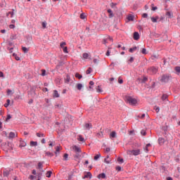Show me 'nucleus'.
<instances>
[{
	"label": "nucleus",
	"mask_w": 180,
	"mask_h": 180,
	"mask_svg": "<svg viewBox=\"0 0 180 180\" xmlns=\"http://www.w3.org/2000/svg\"><path fill=\"white\" fill-rule=\"evenodd\" d=\"M124 101L127 103H129V105H131L132 106L137 105V99L133 98L130 96H125Z\"/></svg>",
	"instance_id": "1"
},
{
	"label": "nucleus",
	"mask_w": 180,
	"mask_h": 180,
	"mask_svg": "<svg viewBox=\"0 0 180 180\" xmlns=\"http://www.w3.org/2000/svg\"><path fill=\"white\" fill-rule=\"evenodd\" d=\"M172 79V76L169 75H162L160 79V82H164L167 84V82H169V80Z\"/></svg>",
	"instance_id": "2"
},
{
	"label": "nucleus",
	"mask_w": 180,
	"mask_h": 180,
	"mask_svg": "<svg viewBox=\"0 0 180 180\" xmlns=\"http://www.w3.org/2000/svg\"><path fill=\"white\" fill-rule=\"evenodd\" d=\"M129 153L131 155H140L141 150L140 149H134L131 150H129Z\"/></svg>",
	"instance_id": "3"
},
{
	"label": "nucleus",
	"mask_w": 180,
	"mask_h": 180,
	"mask_svg": "<svg viewBox=\"0 0 180 180\" xmlns=\"http://www.w3.org/2000/svg\"><path fill=\"white\" fill-rule=\"evenodd\" d=\"M44 162H38V169H39L40 172H44V169H43V164Z\"/></svg>",
	"instance_id": "4"
},
{
	"label": "nucleus",
	"mask_w": 180,
	"mask_h": 180,
	"mask_svg": "<svg viewBox=\"0 0 180 180\" xmlns=\"http://www.w3.org/2000/svg\"><path fill=\"white\" fill-rule=\"evenodd\" d=\"M85 130H91L92 129V124L91 123H85L84 125Z\"/></svg>",
	"instance_id": "5"
},
{
	"label": "nucleus",
	"mask_w": 180,
	"mask_h": 180,
	"mask_svg": "<svg viewBox=\"0 0 180 180\" xmlns=\"http://www.w3.org/2000/svg\"><path fill=\"white\" fill-rule=\"evenodd\" d=\"M165 15L167 16L168 19H172V18H174V13L172 11H167Z\"/></svg>",
	"instance_id": "6"
},
{
	"label": "nucleus",
	"mask_w": 180,
	"mask_h": 180,
	"mask_svg": "<svg viewBox=\"0 0 180 180\" xmlns=\"http://www.w3.org/2000/svg\"><path fill=\"white\" fill-rule=\"evenodd\" d=\"M133 39H134V40H139L140 39V34H139V32H134Z\"/></svg>",
	"instance_id": "7"
},
{
	"label": "nucleus",
	"mask_w": 180,
	"mask_h": 180,
	"mask_svg": "<svg viewBox=\"0 0 180 180\" xmlns=\"http://www.w3.org/2000/svg\"><path fill=\"white\" fill-rule=\"evenodd\" d=\"M160 146H164L165 143V139L162 138V137H160L158 140Z\"/></svg>",
	"instance_id": "8"
},
{
	"label": "nucleus",
	"mask_w": 180,
	"mask_h": 180,
	"mask_svg": "<svg viewBox=\"0 0 180 180\" xmlns=\"http://www.w3.org/2000/svg\"><path fill=\"white\" fill-rule=\"evenodd\" d=\"M98 179H106V174L101 173L97 176Z\"/></svg>",
	"instance_id": "9"
},
{
	"label": "nucleus",
	"mask_w": 180,
	"mask_h": 180,
	"mask_svg": "<svg viewBox=\"0 0 180 180\" xmlns=\"http://www.w3.org/2000/svg\"><path fill=\"white\" fill-rule=\"evenodd\" d=\"M149 71H152L153 74H157L158 69L155 67H151L148 69Z\"/></svg>",
	"instance_id": "10"
},
{
	"label": "nucleus",
	"mask_w": 180,
	"mask_h": 180,
	"mask_svg": "<svg viewBox=\"0 0 180 180\" xmlns=\"http://www.w3.org/2000/svg\"><path fill=\"white\" fill-rule=\"evenodd\" d=\"M128 22H133L134 20V15L129 14L127 17Z\"/></svg>",
	"instance_id": "11"
},
{
	"label": "nucleus",
	"mask_w": 180,
	"mask_h": 180,
	"mask_svg": "<svg viewBox=\"0 0 180 180\" xmlns=\"http://www.w3.org/2000/svg\"><path fill=\"white\" fill-rule=\"evenodd\" d=\"M72 148H73L75 153H82L81 148H79V147H78L77 146H74Z\"/></svg>",
	"instance_id": "12"
},
{
	"label": "nucleus",
	"mask_w": 180,
	"mask_h": 180,
	"mask_svg": "<svg viewBox=\"0 0 180 180\" xmlns=\"http://www.w3.org/2000/svg\"><path fill=\"white\" fill-rule=\"evenodd\" d=\"M63 65H64V62L60 61L56 65V70H60V68H61V67H63Z\"/></svg>",
	"instance_id": "13"
},
{
	"label": "nucleus",
	"mask_w": 180,
	"mask_h": 180,
	"mask_svg": "<svg viewBox=\"0 0 180 180\" xmlns=\"http://www.w3.org/2000/svg\"><path fill=\"white\" fill-rule=\"evenodd\" d=\"M70 81H71L70 75H66V78H65V84H70Z\"/></svg>",
	"instance_id": "14"
},
{
	"label": "nucleus",
	"mask_w": 180,
	"mask_h": 180,
	"mask_svg": "<svg viewBox=\"0 0 180 180\" xmlns=\"http://www.w3.org/2000/svg\"><path fill=\"white\" fill-rule=\"evenodd\" d=\"M53 98H60V94L57 90H53Z\"/></svg>",
	"instance_id": "15"
},
{
	"label": "nucleus",
	"mask_w": 180,
	"mask_h": 180,
	"mask_svg": "<svg viewBox=\"0 0 180 180\" xmlns=\"http://www.w3.org/2000/svg\"><path fill=\"white\" fill-rule=\"evenodd\" d=\"M85 178H89L91 179V178H92V173H91V172H87L83 177V179H85Z\"/></svg>",
	"instance_id": "16"
},
{
	"label": "nucleus",
	"mask_w": 180,
	"mask_h": 180,
	"mask_svg": "<svg viewBox=\"0 0 180 180\" xmlns=\"http://www.w3.org/2000/svg\"><path fill=\"white\" fill-rule=\"evenodd\" d=\"M107 12L108 13H109V18H113V16H115V14H113V11H112V9H108Z\"/></svg>",
	"instance_id": "17"
},
{
	"label": "nucleus",
	"mask_w": 180,
	"mask_h": 180,
	"mask_svg": "<svg viewBox=\"0 0 180 180\" xmlns=\"http://www.w3.org/2000/svg\"><path fill=\"white\" fill-rule=\"evenodd\" d=\"M110 139H116V131H113L110 134Z\"/></svg>",
	"instance_id": "18"
},
{
	"label": "nucleus",
	"mask_w": 180,
	"mask_h": 180,
	"mask_svg": "<svg viewBox=\"0 0 180 180\" xmlns=\"http://www.w3.org/2000/svg\"><path fill=\"white\" fill-rule=\"evenodd\" d=\"M174 70L176 71V74H177V75H179V74H180V66H176L174 68Z\"/></svg>",
	"instance_id": "19"
},
{
	"label": "nucleus",
	"mask_w": 180,
	"mask_h": 180,
	"mask_svg": "<svg viewBox=\"0 0 180 180\" xmlns=\"http://www.w3.org/2000/svg\"><path fill=\"white\" fill-rule=\"evenodd\" d=\"M78 141H82V143L85 142V139H84V137H82V135H78Z\"/></svg>",
	"instance_id": "20"
},
{
	"label": "nucleus",
	"mask_w": 180,
	"mask_h": 180,
	"mask_svg": "<svg viewBox=\"0 0 180 180\" xmlns=\"http://www.w3.org/2000/svg\"><path fill=\"white\" fill-rule=\"evenodd\" d=\"M51 175H53V172L49 170L46 172V178H51Z\"/></svg>",
	"instance_id": "21"
},
{
	"label": "nucleus",
	"mask_w": 180,
	"mask_h": 180,
	"mask_svg": "<svg viewBox=\"0 0 180 180\" xmlns=\"http://www.w3.org/2000/svg\"><path fill=\"white\" fill-rule=\"evenodd\" d=\"M19 147H20L21 148H22V147H26V143L23 141H20Z\"/></svg>",
	"instance_id": "22"
},
{
	"label": "nucleus",
	"mask_w": 180,
	"mask_h": 180,
	"mask_svg": "<svg viewBox=\"0 0 180 180\" xmlns=\"http://www.w3.org/2000/svg\"><path fill=\"white\" fill-rule=\"evenodd\" d=\"M9 171L8 170H4V172H3V176H6V177H8V176H9Z\"/></svg>",
	"instance_id": "23"
},
{
	"label": "nucleus",
	"mask_w": 180,
	"mask_h": 180,
	"mask_svg": "<svg viewBox=\"0 0 180 180\" xmlns=\"http://www.w3.org/2000/svg\"><path fill=\"white\" fill-rule=\"evenodd\" d=\"M76 88L78 89V91H81L82 89V84L78 83L76 85Z\"/></svg>",
	"instance_id": "24"
},
{
	"label": "nucleus",
	"mask_w": 180,
	"mask_h": 180,
	"mask_svg": "<svg viewBox=\"0 0 180 180\" xmlns=\"http://www.w3.org/2000/svg\"><path fill=\"white\" fill-rule=\"evenodd\" d=\"M46 155H47L48 157H54V153L48 151V152H45Z\"/></svg>",
	"instance_id": "25"
},
{
	"label": "nucleus",
	"mask_w": 180,
	"mask_h": 180,
	"mask_svg": "<svg viewBox=\"0 0 180 180\" xmlns=\"http://www.w3.org/2000/svg\"><path fill=\"white\" fill-rule=\"evenodd\" d=\"M162 101H166V99H168V96L167 94H163L161 98Z\"/></svg>",
	"instance_id": "26"
},
{
	"label": "nucleus",
	"mask_w": 180,
	"mask_h": 180,
	"mask_svg": "<svg viewBox=\"0 0 180 180\" xmlns=\"http://www.w3.org/2000/svg\"><path fill=\"white\" fill-rule=\"evenodd\" d=\"M60 146H56V151H55V154H56V157H57V154L60 153Z\"/></svg>",
	"instance_id": "27"
},
{
	"label": "nucleus",
	"mask_w": 180,
	"mask_h": 180,
	"mask_svg": "<svg viewBox=\"0 0 180 180\" xmlns=\"http://www.w3.org/2000/svg\"><path fill=\"white\" fill-rule=\"evenodd\" d=\"M30 144L31 147H35L36 146H37V141H30Z\"/></svg>",
	"instance_id": "28"
},
{
	"label": "nucleus",
	"mask_w": 180,
	"mask_h": 180,
	"mask_svg": "<svg viewBox=\"0 0 180 180\" xmlns=\"http://www.w3.org/2000/svg\"><path fill=\"white\" fill-rule=\"evenodd\" d=\"M15 137V132H10L8 135V139H14Z\"/></svg>",
	"instance_id": "29"
},
{
	"label": "nucleus",
	"mask_w": 180,
	"mask_h": 180,
	"mask_svg": "<svg viewBox=\"0 0 180 180\" xmlns=\"http://www.w3.org/2000/svg\"><path fill=\"white\" fill-rule=\"evenodd\" d=\"M13 57H15V59L17 61H20V58L19 56H18V55L16 53H13Z\"/></svg>",
	"instance_id": "30"
},
{
	"label": "nucleus",
	"mask_w": 180,
	"mask_h": 180,
	"mask_svg": "<svg viewBox=\"0 0 180 180\" xmlns=\"http://www.w3.org/2000/svg\"><path fill=\"white\" fill-rule=\"evenodd\" d=\"M11 119H12V115H11V114H8L7 117L5 120V122H9V120H11Z\"/></svg>",
	"instance_id": "31"
},
{
	"label": "nucleus",
	"mask_w": 180,
	"mask_h": 180,
	"mask_svg": "<svg viewBox=\"0 0 180 180\" xmlns=\"http://www.w3.org/2000/svg\"><path fill=\"white\" fill-rule=\"evenodd\" d=\"M22 50L23 53H26L29 52V49L26 48L25 46H22Z\"/></svg>",
	"instance_id": "32"
},
{
	"label": "nucleus",
	"mask_w": 180,
	"mask_h": 180,
	"mask_svg": "<svg viewBox=\"0 0 180 180\" xmlns=\"http://www.w3.org/2000/svg\"><path fill=\"white\" fill-rule=\"evenodd\" d=\"M137 50V46H134L133 48H130L129 49V53H133V51H136Z\"/></svg>",
	"instance_id": "33"
},
{
	"label": "nucleus",
	"mask_w": 180,
	"mask_h": 180,
	"mask_svg": "<svg viewBox=\"0 0 180 180\" xmlns=\"http://www.w3.org/2000/svg\"><path fill=\"white\" fill-rule=\"evenodd\" d=\"M63 160L64 161H68V153H65L63 155Z\"/></svg>",
	"instance_id": "34"
},
{
	"label": "nucleus",
	"mask_w": 180,
	"mask_h": 180,
	"mask_svg": "<svg viewBox=\"0 0 180 180\" xmlns=\"http://www.w3.org/2000/svg\"><path fill=\"white\" fill-rule=\"evenodd\" d=\"M92 72V68H89L86 71V74L87 75H89V74H91Z\"/></svg>",
	"instance_id": "35"
},
{
	"label": "nucleus",
	"mask_w": 180,
	"mask_h": 180,
	"mask_svg": "<svg viewBox=\"0 0 180 180\" xmlns=\"http://www.w3.org/2000/svg\"><path fill=\"white\" fill-rule=\"evenodd\" d=\"M117 162H120L121 164H123L124 162V160L120 157L117 158Z\"/></svg>",
	"instance_id": "36"
},
{
	"label": "nucleus",
	"mask_w": 180,
	"mask_h": 180,
	"mask_svg": "<svg viewBox=\"0 0 180 180\" xmlns=\"http://www.w3.org/2000/svg\"><path fill=\"white\" fill-rule=\"evenodd\" d=\"M75 77L78 78V79H81L82 78V75H79V73H76L75 74Z\"/></svg>",
	"instance_id": "37"
},
{
	"label": "nucleus",
	"mask_w": 180,
	"mask_h": 180,
	"mask_svg": "<svg viewBox=\"0 0 180 180\" xmlns=\"http://www.w3.org/2000/svg\"><path fill=\"white\" fill-rule=\"evenodd\" d=\"M27 39L28 40L27 44H32V37H27Z\"/></svg>",
	"instance_id": "38"
},
{
	"label": "nucleus",
	"mask_w": 180,
	"mask_h": 180,
	"mask_svg": "<svg viewBox=\"0 0 180 180\" xmlns=\"http://www.w3.org/2000/svg\"><path fill=\"white\" fill-rule=\"evenodd\" d=\"M82 56L83 58H84L85 60H86L88 57H89V54H88L87 53H84Z\"/></svg>",
	"instance_id": "39"
},
{
	"label": "nucleus",
	"mask_w": 180,
	"mask_h": 180,
	"mask_svg": "<svg viewBox=\"0 0 180 180\" xmlns=\"http://www.w3.org/2000/svg\"><path fill=\"white\" fill-rule=\"evenodd\" d=\"M100 157H101V153H98V154L94 156V160H95V161L99 160Z\"/></svg>",
	"instance_id": "40"
},
{
	"label": "nucleus",
	"mask_w": 180,
	"mask_h": 180,
	"mask_svg": "<svg viewBox=\"0 0 180 180\" xmlns=\"http://www.w3.org/2000/svg\"><path fill=\"white\" fill-rule=\"evenodd\" d=\"M134 57H131L128 60V64H130L131 63H134Z\"/></svg>",
	"instance_id": "41"
},
{
	"label": "nucleus",
	"mask_w": 180,
	"mask_h": 180,
	"mask_svg": "<svg viewBox=\"0 0 180 180\" xmlns=\"http://www.w3.org/2000/svg\"><path fill=\"white\" fill-rule=\"evenodd\" d=\"M96 91H97V92H98V93L103 92V90H102V89L101 88V86H97Z\"/></svg>",
	"instance_id": "42"
},
{
	"label": "nucleus",
	"mask_w": 180,
	"mask_h": 180,
	"mask_svg": "<svg viewBox=\"0 0 180 180\" xmlns=\"http://www.w3.org/2000/svg\"><path fill=\"white\" fill-rule=\"evenodd\" d=\"M141 53H142V54H144V55L147 54L148 53L147 49H146V48L142 49Z\"/></svg>",
	"instance_id": "43"
},
{
	"label": "nucleus",
	"mask_w": 180,
	"mask_h": 180,
	"mask_svg": "<svg viewBox=\"0 0 180 180\" xmlns=\"http://www.w3.org/2000/svg\"><path fill=\"white\" fill-rule=\"evenodd\" d=\"M151 6H152V11H157V9H158V7L154 6V4H152Z\"/></svg>",
	"instance_id": "44"
},
{
	"label": "nucleus",
	"mask_w": 180,
	"mask_h": 180,
	"mask_svg": "<svg viewBox=\"0 0 180 180\" xmlns=\"http://www.w3.org/2000/svg\"><path fill=\"white\" fill-rule=\"evenodd\" d=\"M16 34H12L11 36V40H16Z\"/></svg>",
	"instance_id": "45"
},
{
	"label": "nucleus",
	"mask_w": 180,
	"mask_h": 180,
	"mask_svg": "<svg viewBox=\"0 0 180 180\" xmlns=\"http://www.w3.org/2000/svg\"><path fill=\"white\" fill-rule=\"evenodd\" d=\"M62 49L65 53H68V48L67 46H63Z\"/></svg>",
	"instance_id": "46"
},
{
	"label": "nucleus",
	"mask_w": 180,
	"mask_h": 180,
	"mask_svg": "<svg viewBox=\"0 0 180 180\" xmlns=\"http://www.w3.org/2000/svg\"><path fill=\"white\" fill-rule=\"evenodd\" d=\"M141 134L142 136H146V135L147 134V132H146V130L142 129V130L141 131Z\"/></svg>",
	"instance_id": "47"
},
{
	"label": "nucleus",
	"mask_w": 180,
	"mask_h": 180,
	"mask_svg": "<svg viewBox=\"0 0 180 180\" xmlns=\"http://www.w3.org/2000/svg\"><path fill=\"white\" fill-rule=\"evenodd\" d=\"M42 175H43V173H41V172L38 173V174H37V179H41Z\"/></svg>",
	"instance_id": "48"
},
{
	"label": "nucleus",
	"mask_w": 180,
	"mask_h": 180,
	"mask_svg": "<svg viewBox=\"0 0 180 180\" xmlns=\"http://www.w3.org/2000/svg\"><path fill=\"white\" fill-rule=\"evenodd\" d=\"M86 15L84 13L80 14V19H85Z\"/></svg>",
	"instance_id": "49"
},
{
	"label": "nucleus",
	"mask_w": 180,
	"mask_h": 180,
	"mask_svg": "<svg viewBox=\"0 0 180 180\" xmlns=\"http://www.w3.org/2000/svg\"><path fill=\"white\" fill-rule=\"evenodd\" d=\"M41 75L42 77H45L46 76V70H41Z\"/></svg>",
	"instance_id": "50"
},
{
	"label": "nucleus",
	"mask_w": 180,
	"mask_h": 180,
	"mask_svg": "<svg viewBox=\"0 0 180 180\" xmlns=\"http://www.w3.org/2000/svg\"><path fill=\"white\" fill-rule=\"evenodd\" d=\"M150 19L153 23H157L158 21L157 19H155V18L151 17Z\"/></svg>",
	"instance_id": "51"
},
{
	"label": "nucleus",
	"mask_w": 180,
	"mask_h": 180,
	"mask_svg": "<svg viewBox=\"0 0 180 180\" xmlns=\"http://www.w3.org/2000/svg\"><path fill=\"white\" fill-rule=\"evenodd\" d=\"M115 169H116V171H118V172H120V171H122V167H120V166H117V167H115Z\"/></svg>",
	"instance_id": "52"
},
{
	"label": "nucleus",
	"mask_w": 180,
	"mask_h": 180,
	"mask_svg": "<svg viewBox=\"0 0 180 180\" xmlns=\"http://www.w3.org/2000/svg\"><path fill=\"white\" fill-rule=\"evenodd\" d=\"M46 26H47V22H42V27H43V29H46Z\"/></svg>",
	"instance_id": "53"
},
{
	"label": "nucleus",
	"mask_w": 180,
	"mask_h": 180,
	"mask_svg": "<svg viewBox=\"0 0 180 180\" xmlns=\"http://www.w3.org/2000/svg\"><path fill=\"white\" fill-rule=\"evenodd\" d=\"M37 137H44V134L37 133Z\"/></svg>",
	"instance_id": "54"
},
{
	"label": "nucleus",
	"mask_w": 180,
	"mask_h": 180,
	"mask_svg": "<svg viewBox=\"0 0 180 180\" xmlns=\"http://www.w3.org/2000/svg\"><path fill=\"white\" fill-rule=\"evenodd\" d=\"M142 18H148V14L147 13H144L142 15Z\"/></svg>",
	"instance_id": "55"
},
{
	"label": "nucleus",
	"mask_w": 180,
	"mask_h": 180,
	"mask_svg": "<svg viewBox=\"0 0 180 180\" xmlns=\"http://www.w3.org/2000/svg\"><path fill=\"white\" fill-rule=\"evenodd\" d=\"M81 157V155L79 153H76V155H74V158H79Z\"/></svg>",
	"instance_id": "56"
},
{
	"label": "nucleus",
	"mask_w": 180,
	"mask_h": 180,
	"mask_svg": "<svg viewBox=\"0 0 180 180\" xmlns=\"http://www.w3.org/2000/svg\"><path fill=\"white\" fill-rule=\"evenodd\" d=\"M11 94H12V90L7 89V96H9V95H11Z\"/></svg>",
	"instance_id": "57"
},
{
	"label": "nucleus",
	"mask_w": 180,
	"mask_h": 180,
	"mask_svg": "<svg viewBox=\"0 0 180 180\" xmlns=\"http://www.w3.org/2000/svg\"><path fill=\"white\" fill-rule=\"evenodd\" d=\"M6 146V142H4L3 143L1 144V148H5V146Z\"/></svg>",
	"instance_id": "58"
},
{
	"label": "nucleus",
	"mask_w": 180,
	"mask_h": 180,
	"mask_svg": "<svg viewBox=\"0 0 180 180\" xmlns=\"http://www.w3.org/2000/svg\"><path fill=\"white\" fill-rule=\"evenodd\" d=\"M148 79L147 77H143V79H142V81H141V82H142L143 84H144V82H146Z\"/></svg>",
	"instance_id": "59"
},
{
	"label": "nucleus",
	"mask_w": 180,
	"mask_h": 180,
	"mask_svg": "<svg viewBox=\"0 0 180 180\" xmlns=\"http://www.w3.org/2000/svg\"><path fill=\"white\" fill-rule=\"evenodd\" d=\"M66 43L65 42H61L60 43V47L61 49H63V47H65L64 46H65Z\"/></svg>",
	"instance_id": "60"
},
{
	"label": "nucleus",
	"mask_w": 180,
	"mask_h": 180,
	"mask_svg": "<svg viewBox=\"0 0 180 180\" xmlns=\"http://www.w3.org/2000/svg\"><path fill=\"white\" fill-rule=\"evenodd\" d=\"M104 162H105L106 164H110V162L107 158L104 159Z\"/></svg>",
	"instance_id": "61"
},
{
	"label": "nucleus",
	"mask_w": 180,
	"mask_h": 180,
	"mask_svg": "<svg viewBox=\"0 0 180 180\" xmlns=\"http://www.w3.org/2000/svg\"><path fill=\"white\" fill-rule=\"evenodd\" d=\"M118 82H119L120 84H123V79H120V77H119V79H118Z\"/></svg>",
	"instance_id": "62"
},
{
	"label": "nucleus",
	"mask_w": 180,
	"mask_h": 180,
	"mask_svg": "<svg viewBox=\"0 0 180 180\" xmlns=\"http://www.w3.org/2000/svg\"><path fill=\"white\" fill-rule=\"evenodd\" d=\"M10 29H15V26L13 24L9 25Z\"/></svg>",
	"instance_id": "63"
},
{
	"label": "nucleus",
	"mask_w": 180,
	"mask_h": 180,
	"mask_svg": "<svg viewBox=\"0 0 180 180\" xmlns=\"http://www.w3.org/2000/svg\"><path fill=\"white\" fill-rule=\"evenodd\" d=\"M55 108H58V109H61V105L57 104L55 105Z\"/></svg>",
	"instance_id": "64"
}]
</instances>
